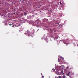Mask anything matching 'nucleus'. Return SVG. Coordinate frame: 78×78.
I'll return each mask as SVG.
<instances>
[{"label":"nucleus","instance_id":"f03ea898","mask_svg":"<svg viewBox=\"0 0 78 78\" xmlns=\"http://www.w3.org/2000/svg\"><path fill=\"white\" fill-rule=\"evenodd\" d=\"M61 72L62 73H63V71H61Z\"/></svg>","mask_w":78,"mask_h":78},{"label":"nucleus","instance_id":"1a4fd4ad","mask_svg":"<svg viewBox=\"0 0 78 78\" xmlns=\"http://www.w3.org/2000/svg\"><path fill=\"white\" fill-rule=\"evenodd\" d=\"M42 78H43V77H44V76H42Z\"/></svg>","mask_w":78,"mask_h":78},{"label":"nucleus","instance_id":"39448f33","mask_svg":"<svg viewBox=\"0 0 78 78\" xmlns=\"http://www.w3.org/2000/svg\"><path fill=\"white\" fill-rule=\"evenodd\" d=\"M26 13H24V15H25H25H26Z\"/></svg>","mask_w":78,"mask_h":78},{"label":"nucleus","instance_id":"f257e3e1","mask_svg":"<svg viewBox=\"0 0 78 78\" xmlns=\"http://www.w3.org/2000/svg\"><path fill=\"white\" fill-rule=\"evenodd\" d=\"M62 78H66V76H65V75H64L62 77Z\"/></svg>","mask_w":78,"mask_h":78},{"label":"nucleus","instance_id":"0eeeda50","mask_svg":"<svg viewBox=\"0 0 78 78\" xmlns=\"http://www.w3.org/2000/svg\"><path fill=\"white\" fill-rule=\"evenodd\" d=\"M14 27V25H13V27Z\"/></svg>","mask_w":78,"mask_h":78},{"label":"nucleus","instance_id":"9d476101","mask_svg":"<svg viewBox=\"0 0 78 78\" xmlns=\"http://www.w3.org/2000/svg\"><path fill=\"white\" fill-rule=\"evenodd\" d=\"M64 73H63V75H64Z\"/></svg>","mask_w":78,"mask_h":78},{"label":"nucleus","instance_id":"20e7f679","mask_svg":"<svg viewBox=\"0 0 78 78\" xmlns=\"http://www.w3.org/2000/svg\"><path fill=\"white\" fill-rule=\"evenodd\" d=\"M52 70H54H54H55V69H52Z\"/></svg>","mask_w":78,"mask_h":78},{"label":"nucleus","instance_id":"423d86ee","mask_svg":"<svg viewBox=\"0 0 78 78\" xmlns=\"http://www.w3.org/2000/svg\"><path fill=\"white\" fill-rule=\"evenodd\" d=\"M12 25V24H9V25Z\"/></svg>","mask_w":78,"mask_h":78},{"label":"nucleus","instance_id":"7ed1b4c3","mask_svg":"<svg viewBox=\"0 0 78 78\" xmlns=\"http://www.w3.org/2000/svg\"><path fill=\"white\" fill-rule=\"evenodd\" d=\"M58 77H59V78H61V76H59Z\"/></svg>","mask_w":78,"mask_h":78},{"label":"nucleus","instance_id":"6e6552de","mask_svg":"<svg viewBox=\"0 0 78 78\" xmlns=\"http://www.w3.org/2000/svg\"><path fill=\"white\" fill-rule=\"evenodd\" d=\"M67 68H69V67H67Z\"/></svg>","mask_w":78,"mask_h":78}]
</instances>
